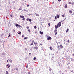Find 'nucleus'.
Listing matches in <instances>:
<instances>
[{
    "label": "nucleus",
    "instance_id": "0eeeda50",
    "mask_svg": "<svg viewBox=\"0 0 74 74\" xmlns=\"http://www.w3.org/2000/svg\"><path fill=\"white\" fill-rule=\"evenodd\" d=\"M34 49H38V48L37 47H34Z\"/></svg>",
    "mask_w": 74,
    "mask_h": 74
},
{
    "label": "nucleus",
    "instance_id": "dca6fc26",
    "mask_svg": "<svg viewBox=\"0 0 74 74\" xmlns=\"http://www.w3.org/2000/svg\"><path fill=\"white\" fill-rule=\"evenodd\" d=\"M28 31L29 33H30V32H31L30 31V29H28Z\"/></svg>",
    "mask_w": 74,
    "mask_h": 74
},
{
    "label": "nucleus",
    "instance_id": "5701e85b",
    "mask_svg": "<svg viewBox=\"0 0 74 74\" xmlns=\"http://www.w3.org/2000/svg\"><path fill=\"white\" fill-rule=\"evenodd\" d=\"M22 20H23V21H25V18H22Z\"/></svg>",
    "mask_w": 74,
    "mask_h": 74
},
{
    "label": "nucleus",
    "instance_id": "9d476101",
    "mask_svg": "<svg viewBox=\"0 0 74 74\" xmlns=\"http://www.w3.org/2000/svg\"><path fill=\"white\" fill-rule=\"evenodd\" d=\"M56 29H55V30L54 31V33H56L57 32V30H56Z\"/></svg>",
    "mask_w": 74,
    "mask_h": 74
},
{
    "label": "nucleus",
    "instance_id": "3c124183",
    "mask_svg": "<svg viewBox=\"0 0 74 74\" xmlns=\"http://www.w3.org/2000/svg\"><path fill=\"white\" fill-rule=\"evenodd\" d=\"M54 1H53V2H52V3H53V4L54 3Z\"/></svg>",
    "mask_w": 74,
    "mask_h": 74
},
{
    "label": "nucleus",
    "instance_id": "c85d7f7f",
    "mask_svg": "<svg viewBox=\"0 0 74 74\" xmlns=\"http://www.w3.org/2000/svg\"><path fill=\"white\" fill-rule=\"evenodd\" d=\"M29 21L30 22H31L32 21V19H29Z\"/></svg>",
    "mask_w": 74,
    "mask_h": 74
},
{
    "label": "nucleus",
    "instance_id": "a878e982",
    "mask_svg": "<svg viewBox=\"0 0 74 74\" xmlns=\"http://www.w3.org/2000/svg\"><path fill=\"white\" fill-rule=\"evenodd\" d=\"M20 10H22V9L19 8V9H18V11H20Z\"/></svg>",
    "mask_w": 74,
    "mask_h": 74
},
{
    "label": "nucleus",
    "instance_id": "20e7f679",
    "mask_svg": "<svg viewBox=\"0 0 74 74\" xmlns=\"http://www.w3.org/2000/svg\"><path fill=\"white\" fill-rule=\"evenodd\" d=\"M6 67L7 68H10V64H8L7 65H6Z\"/></svg>",
    "mask_w": 74,
    "mask_h": 74
},
{
    "label": "nucleus",
    "instance_id": "72a5a7b5",
    "mask_svg": "<svg viewBox=\"0 0 74 74\" xmlns=\"http://www.w3.org/2000/svg\"><path fill=\"white\" fill-rule=\"evenodd\" d=\"M69 4H71V2H69Z\"/></svg>",
    "mask_w": 74,
    "mask_h": 74
},
{
    "label": "nucleus",
    "instance_id": "412c9836",
    "mask_svg": "<svg viewBox=\"0 0 74 74\" xmlns=\"http://www.w3.org/2000/svg\"><path fill=\"white\" fill-rule=\"evenodd\" d=\"M48 25L49 26H51V23H49Z\"/></svg>",
    "mask_w": 74,
    "mask_h": 74
},
{
    "label": "nucleus",
    "instance_id": "4468645a",
    "mask_svg": "<svg viewBox=\"0 0 74 74\" xmlns=\"http://www.w3.org/2000/svg\"><path fill=\"white\" fill-rule=\"evenodd\" d=\"M40 34H43V32L40 31Z\"/></svg>",
    "mask_w": 74,
    "mask_h": 74
},
{
    "label": "nucleus",
    "instance_id": "ea45409f",
    "mask_svg": "<svg viewBox=\"0 0 74 74\" xmlns=\"http://www.w3.org/2000/svg\"><path fill=\"white\" fill-rule=\"evenodd\" d=\"M16 70H18V68H16Z\"/></svg>",
    "mask_w": 74,
    "mask_h": 74
},
{
    "label": "nucleus",
    "instance_id": "cd10ccee",
    "mask_svg": "<svg viewBox=\"0 0 74 74\" xmlns=\"http://www.w3.org/2000/svg\"><path fill=\"white\" fill-rule=\"evenodd\" d=\"M27 21H29V18H27L26 19Z\"/></svg>",
    "mask_w": 74,
    "mask_h": 74
},
{
    "label": "nucleus",
    "instance_id": "7c9ffc66",
    "mask_svg": "<svg viewBox=\"0 0 74 74\" xmlns=\"http://www.w3.org/2000/svg\"><path fill=\"white\" fill-rule=\"evenodd\" d=\"M31 45H33V43L32 42V44H31Z\"/></svg>",
    "mask_w": 74,
    "mask_h": 74
},
{
    "label": "nucleus",
    "instance_id": "4be33fe9",
    "mask_svg": "<svg viewBox=\"0 0 74 74\" xmlns=\"http://www.w3.org/2000/svg\"><path fill=\"white\" fill-rule=\"evenodd\" d=\"M18 34H21V32H20L19 33H18Z\"/></svg>",
    "mask_w": 74,
    "mask_h": 74
},
{
    "label": "nucleus",
    "instance_id": "f704fd0d",
    "mask_svg": "<svg viewBox=\"0 0 74 74\" xmlns=\"http://www.w3.org/2000/svg\"><path fill=\"white\" fill-rule=\"evenodd\" d=\"M68 42H70V40H68L67 41Z\"/></svg>",
    "mask_w": 74,
    "mask_h": 74
},
{
    "label": "nucleus",
    "instance_id": "37998d69",
    "mask_svg": "<svg viewBox=\"0 0 74 74\" xmlns=\"http://www.w3.org/2000/svg\"><path fill=\"white\" fill-rule=\"evenodd\" d=\"M27 7H28L29 6V5H27Z\"/></svg>",
    "mask_w": 74,
    "mask_h": 74
},
{
    "label": "nucleus",
    "instance_id": "2eb2a0df",
    "mask_svg": "<svg viewBox=\"0 0 74 74\" xmlns=\"http://www.w3.org/2000/svg\"><path fill=\"white\" fill-rule=\"evenodd\" d=\"M36 16H39V14H36Z\"/></svg>",
    "mask_w": 74,
    "mask_h": 74
},
{
    "label": "nucleus",
    "instance_id": "39448f33",
    "mask_svg": "<svg viewBox=\"0 0 74 74\" xmlns=\"http://www.w3.org/2000/svg\"><path fill=\"white\" fill-rule=\"evenodd\" d=\"M20 17L21 18H24V16L20 15Z\"/></svg>",
    "mask_w": 74,
    "mask_h": 74
},
{
    "label": "nucleus",
    "instance_id": "603ef678",
    "mask_svg": "<svg viewBox=\"0 0 74 74\" xmlns=\"http://www.w3.org/2000/svg\"><path fill=\"white\" fill-rule=\"evenodd\" d=\"M24 11H26V10H25V9L24 10Z\"/></svg>",
    "mask_w": 74,
    "mask_h": 74
},
{
    "label": "nucleus",
    "instance_id": "1a4fd4ad",
    "mask_svg": "<svg viewBox=\"0 0 74 74\" xmlns=\"http://www.w3.org/2000/svg\"><path fill=\"white\" fill-rule=\"evenodd\" d=\"M69 12L70 14H72V11L70 10L69 11Z\"/></svg>",
    "mask_w": 74,
    "mask_h": 74
},
{
    "label": "nucleus",
    "instance_id": "473e14b6",
    "mask_svg": "<svg viewBox=\"0 0 74 74\" xmlns=\"http://www.w3.org/2000/svg\"><path fill=\"white\" fill-rule=\"evenodd\" d=\"M62 16L63 17H64V14L62 15Z\"/></svg>",
    "mask_w": 74,
    "mask_h": 74
},
{
    "label": "nucleus",
    "instance_id": "6e6552de",
    "mask_svg": "<svg viewBox=\"0 0 74 74\" xmlns=\"http://www.w3.org/2000/svg\"><path fill=\"white\" fill-rule=\"evenodd\" d=\"M60 16L59 15H59H57V18H59V17Z\"/></svg>",
    "mask_w": 74,
    "mask_h": 74
},
{
    "label": "nucleus",
    "instance_id": "c03bdc74",
    "mask_svg": "<svg viewBox=\"0 0 74 74\" xmlns=\"http://www.w3.org/2000/svg\"><path fill=\"white\" fill-rule=\"evenodd\" d=\"M31 15V14H28V15H29V16H30Z\"/></svg>",
    "mask_w": 74,
    "mask_h": 74
},
{
    "label": "nucleus",
    "instance_id": "864d4df0",
    "mask_svg": "<svg viewBox=\"0 0 74 74\" xmlns=\"http://www.w3.org/2000/svg\"><path fill=\"white\" fill-rule=\"evenodd\" d=\"M10 34H11L10 33L9 34V35H10Z\"/></svg>",
    "mask_w": 74,
    "mask_h": 74
},
{
    "label": "nucleus",
    "instance_id": "58836bf2",
    "mask_svg": "<svg viewBox=\"0 0 74 74\" xmlns=\"http://www.w3.org/2000/svg\"><path fill=\"white\" fill-rule=\"evenodd\" d=\"M58 53V51H57L56 52V53Z\"/></svg>",
    "mask_w": 74,
    "mask_h": 74
},
{
    "label": "nucleus",
    "instance_id": "8fccbe9b",
    "mask_svg": "<svg viewBox=\"0 0 74 74\" xmlns=\"http://www.w3.org/2000/svg\"><path fill=\"white\" fill-rule=\"evenodd\" d=\"M11 37V35H9V36H8V37Z\"/></svg>",
    "mask_w": 74,
    "mask_h": 74
},
{
    "label": "nucleus",
    "instance_id": "b1692460",
    "mask_svg": "<svg viewBox=\"0 0 74 74\" xmlns=\"http://www.w3.org/2000/svg\"><path fill=\"white\" fill-rule=\"evenodd\" d=\"M24 39L27 40V37H25L24 38Z\"/></svg>",
    "mask_w": 74,
    "mask_h": 74
},
{
    "label": "nucleus",
    "instance_id": "de8ad7c7",
    "mask_svg": "<svg viewBox=\"0 0 74 74\" xmlns=\"http://www.w3.org/2000/svg\"><path fill=\"white\" fill-rule=\"evenodd\" d=\"M22 37H24V35H22Z\"/></svg>",
    "mask_w": 74,
    "mask_h": 74
},
{
    "label": "nucleus",
    "instance_id": "09e8293b",
    "mask_svg": "<svg viewBox=\"0 0 74 74\" xmlns=\"http://www.w3.org/2000/svg\"><path fill=\"white\" fill-rule=\"evenodd\" d=\"M56 35L57 34V32H56L55 34Z\"/></svg>",
    "mask_w": 74,
    "mask_h": 74
},
{
    "label": "nucleus",
    "instance_id": "393cba45",
    "mask_svg": "<svg viewBox=\"0 0 74 74\" xmlns=\"http://www.w3.org/2000/svg\"><path fill=\"white\" fill-rule=\"evenodd\" d=\"M34 29H37V27H36V26H35L34 27Z\"/></svg>",
    "mask_w": 74,
    "mask_h": 74
},
{
    "label": "nucleus",
    "instance_id": "052dcab7",
    "mask_svg": "<svg viewBox=\"0 0 74 74\" xmlns=\"http://www.w3.org/2000/svg\"><path fill=\"white\" fill-rule=\"evenodd\" d=\"M54 21H55V20Z\"/></svg>",
    "mask_w": 74,
    "mask_h": 74
},
{
    "label": "nucleus",
    "instance_id": "bf43d9fd",
    "mask_svg": "<svg viewBox=\"0 0 74 74\" xmlns=\"http://www.w3.org/2000/svg\"><path fill=\"white\" fill-rule=\"evenodd\" d=\"M50 71H51V69H50Z\"/></svg>",
    "mask_w": 74,
    "mask_h": 74
},
{
    "label": "nucleus",
    "instance_id": "9b49d317",
    "mask_svg": "<svg viewBox=\"0 0 74 74\" xmlns=\"http://www.w3.org/2000/svg\"><path fill=\"white\" fill-rule=\"evenodd\" d=\"M60 48L61 49L63 48V46H62V45H60Z\"/></svg>",
    "mask_w": 74,
    "mask_h": 74
},
{
    "label": "nucleus",
    "instance_id": "79ce46f5",
    "mask_svg": "<svg viewBox=\"0 0 74 74\" xmlns=\"http://www.w3.org/2000/svg\"><path fill=\"white\" fill-rule=\"evenodd\" d=\"M28 74H30V72H28Z\"/></svg>",
    "mask_w": 74,
    "mask_h": 74
},
{
    "label": "nucleus",
    "instance_id": "423d86ee",
    "mask_svg": "<svg viewBox=\"0 0 74 74\" xmlns=\"http://www.w3.org/2000/svg\"><path fill=\"white\" fill-rule=\"evenodd\" d=\"M49 48L50 49H51V51H52V50L53 49V48H52V47H49Z\"/></svg>",
    "mask_w": 74,
    "mask_h": 74
},
{
    "label": "nucleus",
    "instance_id": "a19ab883",
    "mask_svg": "<svg viewBox=\"0 0 74 74\" xmlns=\"http://www.w3.org/2000/svg\"><path fill=\"white\" fill-rule=\"evenodd\" d=\"M71 72H72V73H74V71L73 70Z\"/></svg>",
    "mask_w": 74,
    "mask_h": 74
},
{
    "label": "nucleus",
    "instance_id": "c9c22d12",
    "mask_svg": "<svg viewBox=\"0 0 74 74\" xmlns=\"http://www.w3.org/2000/svg\"><path fill=\"white\" fill-rule=\"evenodd\" d=\"M28 67V65H27L26 66V68H27Z\"/></svg>",
    "mask_w": 74,
    "mask_h": 74
},
{
    "label": "nucleus",
    "instance_id": "6e6d98bb",
    "mask_svg": "<svg viewBox=\"0 0 74 74\" xmlns=\"http://www.w3.org/2000/svg\"><path fill=\"white\" fill-rule=\"evenodd\" d=\"M72 5H74V3H72Z\"/></svg>",
    "mask_w": 74,
    "mask_h": 74
},
{
    "label": "nucleus",
    "instance_id": "e433bc0d",
    "mask_svg": "<svg viewBox=\"0 0 74 74\" xmlns=\"http://www.w3.org/2000/svg\"><path fill=\"white\" fill-rule=\"evenodd\" d=\"M10 16L11 17H12V14Z\"/></svg>",
    "mask_w": 74,
    "mask_h": 74
},
{
    "label": "nucleus",
    "instance_id": "2f4dec72",
    "mask_svg": "<svg viewBox=\"0 0 74 74\" xmlns=\"http://www.w3.org/2000/svg\"><path fill=\"white\" fill-rule=\"evenodd\" d=\"M55 18L56 19H57V18L56 17V16H55Z\"/></svg>",
    "mask_w": 74,
    "mask_h": 74
},
{
    "label": "nucleus",
    "instance_id": "bb28decb",
    "mask_svg": "<svg viewBox=\"0 0 74 74\" xmlns=\"http://www.w3.org/2000/svg\"><path fill=\"white\" fill-rule=\"evenodd\" d=\"M36 58L34 57V60H36Z\"/></svg>",
    "mask_w": 74,
    "mask_h": 74
},
{
    "label": "nucleus",
    "instance_id": "ddd939ff",
    "mask_svg": "<svg viewBox=\"0 0 74 74\" xmlns=\"http://www.w3.org/2000/svg\"><path fill=\"white\" fill-rule=\"evenodd\" d=\"M67 5L66 4V5L65 6H64L65 8H67Z\"/></svg>",
    "mask_w": 74,
    "mask_h": 74
},
{
    "label": "nucleus",
    "instance_id": "f3484780",
    "mask_svg": "<svg viewBox=\"0 0 74 74\" xmlns=\"http://www.w3.org/2000/svg\"><path fill=\"white\" fill-rule=\"evenodd\" d=\"M6 74H8V72L7 71H6V73H5Z\"/></svg>",
    "mask_w": 74,
    "mask_h": 74
},
{
    "label": "nucleus",
    "instance_id": "f8f14e48",
    "mask_svg": "<svg viewBox=\"0 0 74 74\" xmlns=\"http://www.w3.org/2000/svg\"><path fill=\"white\" fill-rule=\"evenodd\" d=\"M34 44L35 45H37V42H35L34 41Z\"/></svg>",
    "mask_w": 74,
    "mask_h": 74
},
{
    "label": "nucleus",
    "instance_id": "c756f323",
    "mask_svg": "<svg viewBox=\"0 0 74 74\" xmlns=\"http://www.w3.org/2000/svg\"><path fill=\"white\" fill-rule=\"evenodd\" d=\"M26 28H27V29H29V27H27Z\"/></svg>",
    "mask_w": 74,
    "mask_h": 74
},
{
    "label": "nucleus",
    "instance_id": "a211bd4d",
    "mask_svg": "<svg viewBox=\"0 0 74 74\" xmlns=\"http://www.w3.org/2000/svg\"><path fill=\"white\" fill-rule=\"evenodd\" d=\"M13 32H14V33H15V29H13Z\"/></svg>",
    "mask_w": 74,
    "mask_h": 74
},
{
    "label": "nucleus",
    "instance_id": "4d7b16f0",
    "mask_svg": "<svg viewBox=\"0 0 74 74\" xmlns=\"http://www.w3.org/2000/svg\"><path fill=\"white\" fill-rule=\"evenodd\" d=\"M7 62H8V60H7Z\"/></svg>",
    "mask_w": 74,
    "mask_h": 74
},
{
    "label": "nucleus",
    "instance_id": "5fc2aeb1",
    "mask_svg": "<svg viewBox=\"0 0 74 74\" xmlns=\"http://www.w3.org/2000/svg\"><path fill=\"white\" fill-rule=\"evenodd\" d=\"M29 55H31V53H29Z\"/></svg>",
    "mask_w": 74,
    "mask_h": 74
},
{
    "label": "nucleus",
    "instance_id": "6ab92c4d",
    "mask_svg": "<svg viewBox=\"0 0 74 74\" xmlns=\"http://www.w3.org/2000/svg\"><path fill=\"white\" fill-rule=\"evenodd\" d=\"M69 29H66V32H68L69 31Z\"/></svg>",
    "mask_w": 74,
    "mask_h": 74
},
{
    "label": "nucleus",
    "instance_id": "49530a36",
    "mask_svg": "<svg viewBox=\"0 0 74 74\" xmlns=\"http://www.w3.org/2000/svg\"><path fill=\"white\" fill-rule=\"evenodd\" d=\"M58 1H61V0H58Z\"/></svg>",
    "mask_w": 74,
    "mask_h": 74
},
{
    "label": "nucleus",
    "instance_id": "a18cd8bd",
    "mask_svg": "<svg viewBox=\"0 0 74 74\" xmlns=\"http://www.w3.org/2000/svg\"><path fill=\"white\" fill-rule=\"evenodd\" d=\"M72 55H73V56L74 57V53H73V54H72Z\"/></svg>",
    "mask_w": 74,
    "mask_h": 74
},
{
    "label": "nucleus",
    "instance_id": "f257e3e1",
    "mask_svg": "<svg viewBox=\"0 0 74 74\" xmlns=\"http://www.w3.org/2000/svg\"><path fill=\"white\" fill-rule=\"evenodd\" d=\"M62 25V22H60L57 24V25H55V29H57L58 28V27H60V26H61V25Z\"/></svg>",
    "mask_w": 74,
    "mask_h": 74
},
{
    "label": "nucleus",
    "instance_id": "f03ea898",
    "mask_svg": "<svg viewBox=\"0 0 74 74\" xmlns=\"http://www.w3.org/2000/svg\"><path fill=\"white\" fill-rule=\"evenodd\" d=\"M16 27H21V26L20 25H18V24H16L15 25Z\"/></svg>",
    "mask_w": 74,
    "mask_h": 74
},
{
    "label": "nucleus",
    "instance_id": "7ed1b4c3",
    "mask_svg": "<svg viewBox=\"0 0 74 74\" xmlns=\"http://www.w3.org/2000/svg\"><path fill=\"white\" fill-rule=\"evenodd\" d=\"M52 40V38L50 36H49L47 38V40Z\"/></svg>",
    "mask_w": 74,
    "mask_h": 74
},
{
    "label": "nucleus",
    "instance_id": "4c0bfd02",
    "mask_svg": "<svg viewBox=\"0 0 74 74\" xmlns=\"http://www.w3.org/2000/svg\"><path fill=\"white\" fill-rule=\"evenodd\" d=\"M25 51H26L27 50V48H25Z\"/></svg>",
    "mask_w": 74,
    "mask_h": 74
},
{
    "label": "nucleus",
    "instance_id": "aec40b11",
    "mask_svg": "<svg viewBox=\"0 0 74 74\" xmlns=\"http://www.w3.org/2000/svg\"><path fill=\"white\" fill-rule=\"evenodd\" d=\"M10 62H11V63H12V60H9Z\"/></svg>",
    "mask_w": 74,
    "mask_h": 74
},
{
    "label": "nucleus",
    "instance_id": "13d9d810",
    "mask_svg": "<svg viewBox=\"0 0 74 74\" xmlns=\"http://www.w3.org/2000/svg\"><path fill=\"white\" fill-rule=\"evenodd\" d=\"M62 74H64V73H63Z\"/></svg>",
    "mask_w": 74,
    "mask_h": 74
}]
</instances>
